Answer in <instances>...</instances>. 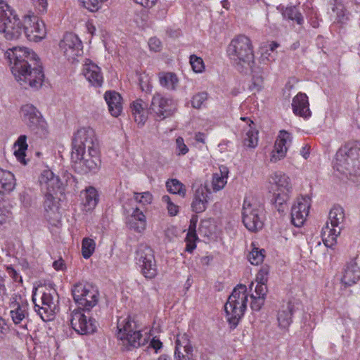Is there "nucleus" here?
Returning a JSON list of instances; mask_svg holds the SVG:
<instances>
[{
  "label": "nucleus",
  "mask_w": 360,
  "mask_h": 360,
  "mask_svg": "<svg viewBox=\"0 0 360 360\" xmlns=\"http://www.w3.org/2000/svg\"><path fill=\"white\" fill-rule=\"evenodd\" d=\"M4 56L20 85L41 87L44 78L42 63L34 51L25 46H13L5 52Z\"/></svg>",
  "instance_id": "obj_1"
},
{
  "label": "nucleus",
  "mask_w": 360,
  "mask_h": 360,
  "mask_svg": "<svg viewBox=\"0 0 360 360\" xmlns=\"http://www.w3.org/2000/svg\"><path fill=\"white\" fill-rule=\"evenodd\" d=\"M226 54L237 70L245 74L255 63L252 41L245 35L240 34L233 38L226 48Z\"/></svg>",
  "instance_id": "obj_2"
},
{
  "label": "nucleus",
  "mask_w": 360,
  "mask_h": 360,
  "mask_svg": "<svg viewBox=\"0 0 360 360\" xmlns=\"http://www.w3.org/2000/svg\"><path fill=\"white\" fill-rule=\"evenodd\" d=\"M333 168L339 173L348 176L360 172V143H349L336 153Z\"/></svg>",
  "instance_id": "obj_3"
},
{
  "label": "nucleus",
  "mask_w": 360,
  "mask_h": 360,
  "mask_svg": "<svg viewBox=\"0 0 360 360\" xmlns=\"http://www.w3.org/2000/svg\"><path fill=\"white\" fill-rule=\"evenodd\" d=\"M248 294L245 285L239 284L232 291L225 304L224 310L229 323L236 327L247 308Z\"/></svg>",
  "instance_id": "obj_4"
},
{
  "label": "nucleus",
  "mask_w": 360,
  "mask_h": 360,
  "mask_svg": "<svg viewBox=\"0 0 360 360\" xmlns=\"http://www.w3.org/2000/svg\"><path fill=\"white\" fill-rule=\"evenodd\" d=\"M263 208L252 196H246L243 204V222L250 231H257L263 226Z\"/></svg>",
  "instance_id": "obj_5"
},
{
  "label": "nucleus",
  "mask_w": 360,
  "mask_h": 360,
  "mask_svg": "<svg viewBox=\"0 0 360 360\" xmlns=\"http://www.w3.org/2000/svg\"><path fill=\"white\" fill-rule=\"evenodd\" d=\"M269 184L276 203L283 205L288 200L292 189L289 176L283 172H274L269 176Z\"/></svg>",
  "instance_id": "obj_6"
},
{
  "label": "nucleus",
  "mask_w": 360,
  "mask_h": 360,
  "mask_svg": "<svg viewBox=\"0 0 360 360\" xmlns=\"http://www.w3.org/2000/svg\"><path fill=\"white\" fill-rule=\"evenodd\" d=\"M72 293L74 301L83 310H90L98 303V292L89 284H75L72 289Z\"/></svg>",
  "instance_id": "obj_7"
},
{
  "label": "nucleus",
  "mask_w": 360,
  "mask_h": 360,
  "mask_svg": "<svg viewBox=\"0 0 360 360\" xmlns=\"http://www.w3.org/2000/svg\"><path fill=\"white\" fill-rule=\"evenodd\" d=\"M58 45L63 56L70 63L79 61L83 55V43L79 36L73 32H65Z\"/></svg>",
  "instance_id": "obj_8"
},
{
  "label": "nucleus",
  "mask_w": 360,
  "mask_h": 360,
  "mask_svg": "<svg viewBox=\"0 0 360 360\" xmlns=\"http://www.w3.org/2000/svg\"><path fill=\"white\" fill-rule=\"evenodd\" d=\"M95 148H98L95 131L89 127H84L77 129L72 139V150H74L75 153L74 158H78L79 152L82 149L90 150L94 153Z\"/></svg>",
  "instance_id": "obj_9"
},
{
  "label": "nucleus",
  "mask_w": 360,
  "mask_h": 360,
  "mask_svg": "<svg viewBox=\"0 0 360 360\" xmlns=\"http://www.w3.org/2000/svg\"><path fill=\"white\" fill-rule=\"evenodd\" d=\"M74 150L71 153V160L75 169L81 172H87L89 171L98 170L101 160L98 148H95V153H93L90 150L82 149L79 152L78 158H74Z\"/></svg>",
  "instance_id": "obj_10"
},
{
  "label": "nucleus",
  "mask_w": 360,
  "mask_h": 360,
  "mask_svg": "<svg viewBox=\"0 0 360 360\" xmlns=\"http://www.w3.org/2000/svg\"><path fill=\"white\" fill-rule=\"evenodd\" d=\"M149 110L158 120H162L174 114L176 103L172 98L156 93L152 98Z\"/></svg>",
  "instance_id": "obj_11"
},
{
  "label": "nucleus",
  "mask_w": 360,
  "mask_h": 360,
  "mask_svg": "<svg viewBox=\"0 0 360 360\" xmlns=\"http://www.w3.org/2000/svg\"><path fill=\"white\" fill-rule=\"evenodd\" d=\"M136 264L142 274L147 278H153L157 275L158 269L153 251L150 248L141 246L136 250Z\"/></svg>",
  "instance_id": "obj_12"
},
{
  "label": "nucleus",
  "mask_w": 360,
  "mask_h": 360,
  "mask_svg": "<svg viewBox=\"0 0 360 360\" xmlns=\"http://www.w3.org/2000/svg\"><path fill=\"white\" fill-rule=\"evenodd\" d=\"M70 323L72 328L80 335L94 333L97 323L91 316L86 315L82 310H74L71 314Z\"/></svg>",
  "instance_id": "obj_13"
},
{
  "label": "nucleus",
  "mask_w": 360,
  "mask_h": 360,
  "mask_svg": "<svg viewBox=\"0 0 360 360\" xmlns=\"http://www.w3.org/2000/svg\"><path fill=\"white\" fill-rule=\"evenodd\" d=\"M311 207V199L309 197H300L296 199L291 207V220L297 227L302 226L306 221Z\"/></svg>",
  "instance_id": "obj_14"
},
{
  "label": "nucleus",
  "mask_w": 360,
  "mask_h": 360,
  "mask_svg": "<svg viewBox=\"0 0 360 360\" xmlns=\"http://www.w3.org/2000/svg\"><path fill=\"white\" fill-rule=\"evenodd\" d=\"M65 188V182L51 170H46V201L56 205L59 201L58 194H62Z\"/></svg>",
  "instance_id": "obj_15"
},
{
  "label": "nucleus",
  "mask_w": 360,
  "mask_h": 360,
  "mask_svg": "<svg viewBox=\"0 0 360 360\" xmlns=\"http://www.w3.org/2000/svg\"><path fill=\"white\" fill-rule=\"evenodd\" d=\"M175 359L176 360H195L193 348L188 336L185 333H179L176 335Z\"/></svg>",
  "instance_id": "obj_16"
},
{
  "label": "nucleus",
  "mask_w": 360,
  "mask_h": 360,
  "mask_svg": "<svg viewBox=\"0 0 360 360\" xmlns=\"http://www.w3.org/2000/svg\"><path fill=\"white\" fill-rule=\"evenodd\" d=\"M82 75L86 81L96 87L101 86L103 82V76L101 69L91 60H86L82 66Z\"/></svg>",
  "instance_id": "obj_17"
},
{
  "label": "nucleus",
  "mask_w": 360,
  "mask_h": 360,
  "mask_svg": "<svg viewBox=\"0 0 360 360\" xmlns=\"http://www.w3.org/2000/svg\"><path fill=\"white\" fill-rule=\"evenodd\" d=\"M22 117L24 122L32 131L38 133L42 119L41 112L32 105L27 104L21 108Z\"/></svg>",
  "instance_id": "obj_18"
},
{
  "label": "nucleus",
  "mask_w": 360,
  "mask_h": 360,
  "mask_svg": "<svg viewBox=\"0 0 360 360\" xmlns=\"http://www.w3.org/2000/svg\"><path fill=\"white\" fill-rule=\"evenodd\" d=\"M360 280V267L356 259H351L345 266L341 283L345 286H352Z\"/></svg>",
  "instance_id": "obj_19"
},
{
  "label": "nucleus",
  "mask_w": 360,
  "mask_h": 360,
  "mask_svg": "<svg viewBox=\"0 0 360 360\" xmlns=\"http://www.w3.org/2000/svg\"><path fill=\"white\" fill-rule=\"evenodd\" d=\"M137 328L136 322L129 316H120L117 320L116 336L118 341H122L124 344H129L127 340L129 333L133 332Z\"/></svg>",
  "instance_id": "obj_20"
},
{
  "label": "nucleus",
  "mask_w": 360,
  "mask_h": 360,
  "mask_svg": "<svg viewBox=\"0 0 360 360\" xmlns=\"http://www.w3.org/2000/svg\"><path fill=\"white\" fill-rule=\"evenodd\" d=\"M9 307L11 309L10 314L13 321L15 324L20 323L25 319L27 309V304L24 303L22 297L13 295L11 298Z\"/></svg>",
  "instance_id": "obj_21"
},
{
  "label": "nucleus",
  "mask_w": 360,
  "mask_h": 360,
  "mask_svg": "<svg viewBox=\"0 0 360 360\" xmlns=\"http://www.w3.org/2000/svg\"><path fill=\"white\" fill-rule=\"evenodd\" d=\"M292 108L293 112L300 117L307 119L311 116V112L309 109L308 97L306 94L298 93L292 101Z\"/></svg>",
  "instance_id": "obj_22"
},
{
  "label": "nucleus",
  "mask_w": 360,
  "mask_h": 360,
  "mask_svg": "<svg viewBox=\"0 0 360 360\" xmlns=\"http://www.w3.org/2000/svg\"><path fill=\"white\" fill-rule=\"evenodd\" d=\"M129 228L136 233H143L146 229V217L139 208L133 210L127 221Z\"/></svg>",
  "instance_id": "obj_23"
},
{
  "label": "nucleus",
  "mask_w": 360,
  "mask_h": 360,
  "mask_svg": "<svg viewBox=\"0 0 360 360\" xmlns=\"http://www.w3.org/2000/svg\"><path fill=\"white\" fill-rule=\"evenodd\" d=\"M82 210L84 212H91L96 207L98 200V193L94 187H89L81 193Z\"/></svg>",
  "instance_id": "obj_24"
},
{
  "label": "nucleus",
  "mask_w": 360,
  "mask_h": 360,
  "mask_svg": "<svg viewBox=\"0 0 360 360\" xmlns=\"http://www.w3.org/2000/svg\"><path fill=\"white\" fill-rule=\"evenodd\" d=\"M341 227L334 226L326 222L322 228L321 237L324 245L333 248L338 243V238L341 233Z\"/></svg>",
  "instance_id": "obj_25"
},
{
  "label": "nucleus",
  "mask_w": 360,
  "mask_h": 360,
  "mask_svg": "<svg viewBox=\"0 0 360 360\" xmlns=\"http://www.w3.org/2000/svg\"><path fill=\"white\" fill-rule=\"evenodd\" d=\"M229 170L226 166L221 165L212 176L211 187L213 192L222 190L227 184Z\"/></svg>",
  "instance_id": "obj_26"
},
{
  "label": "nucleus",
  "mask_w": 360,
  "mask_h": 360,
  "mask_svg": "<svg viewBox=\"0 0 360 360\" xmlns=\"http://www.w3.org/2000/svg\"><path fill=\"white\" fill-rule=\"evenodd\" d=\"M104 98L110 114L113 117H118L122 111L121 96L115 91H108L105 93Z\"/></svg>",
  "instance_id": "obj_27"
},
{
  "label": "nucleus",
  "mask_w": 360,
  "mask_h": 360,
  "mask_svg": "<svg viewBox=\"0 0 360 360\" xmlns=\"http://www.w3.org/2000/svg\"><path fill=\"white\" fill-rule=\"evenodd\" d=\"M248 73L252 74L250 90L255 93L262 91L264 89V77L262 68L255 63L247 74Z\"/></svg>",
  "instance_id": "obj_28"
},
{
  "label": "nucleus",
  "mask_w": 360,
  "mask_h": 360,
  "mask_svg": "<svg viewBox=\"0 0 360 360\" xmlns=\"http://www.w3.org/2000/svg\"><path fill=\"white\" fill-rule=\"evenodd\" d=\"M267 287L266 285L256 283L254 290L250 295L252 302L250 307L255 311H259L264 304Z\"/></svg>",
  "instance_id": "obj_29"
},
{
  "label": "nucleus",
  "mask_w": 360,
  "mask_h": 360,
  "mask_svg": "<svg viewBox=\"0 0 360 360\" xmlns=\"http://www.w3.org/2000/svg\"><path fill=\"white\" fill-rule=\"evenodd\" d=\"M135 122L143 126L148 119L147 104L141 99L134 101L131 105Z\"/></svg>",
  "instance_id": "obj_30"
},
{
  "label": "nucleus",
  "mask_w": 360,
  "mask_h": 360,
  "mask_svg": "<svg viewBox=\"0 0 360 360\" xmlns=\"http://www.w3.org/2000/svg\"><path fill=\"white\" fill-rule=\"evenodd\" d=\"M205 190V188H198L194 195L191 203V208L192 210L196 213H202L207 208L209 197L207 191Z\"/></svg>",
  "instance_id": "obj_31"
},
{
  "label": "nucleus",
  "mask_w": 360,
  "mask_h": 360,
  "mask_svg": "<svg viewBox=\"0 0 360 360\" xmlns=\"http://www.w3.org/2000/svg\"><path fill=\"white\" fill-rule=\"evenodd\" d=\"M15 185L13 174L0 168V194L11 193L15 188Z\"/></svg>",
  "instance_id": "obj_32"
},
{
  "label": "nucleus",
  "mask_w": 360,
  "mask_h": 360,
  "mask_svg": "<svg viewBox=\"0 0 360 360\" xmlns=\"http://www.w3.org/2000/svg\"><path fill=\"white\" fill-rule=\"evenodd\" d=\"M158 80L160 85L169 91L176 90L179 84V79L177 75L172 72H160L158 74Z\"/></svg>",
  "instance_id": "obj_33"
},
{
  "label": "nucleus",
  "mask_w": 360,
  "mask_h": 360,
  "mask_svg": "<svg viewBox=\"0 0 360 360\" xmlns=\"http://www.w3.org/2000/svg\"><path fill=\"white\" fill-rule=\"evenodd\" d=\"M127 340L129 341V344H124L122 341H119V344L127 350L137 348L147 342L146 337H143L141 330L138 328L134 329L133 332L129 333Z\"/></svg>",
  "instance_id": "obj_34"
},
{
  "label": "nucleus",
  "mask_w": 360,
  "mask_h": 360,
  "mask_svg": "<svg viewBox=\"0 0 360 360\" xmlns=\"http://www.w3.org/2000/svg\"><path fill=\"white\" fill-rule=\"evenodd\" d=\"M58 302V295L55 290H53L52 293H49V296L46 295V321L55 319L59 311Z\"/></svg>",
  "instance_id": "obj_35"
},
{
  "label": "nucleus",
  "mask_w": 360,
  "mask_h": 360,
  "mask_svg": "<svg viewBox=\"0 0 360 360\" xmlns=\"http://www.w3.org/2000/svg\"><path fill=\"white\" fill-rule=\"evenodd\" d=\"M32 301L34 304V310L40 318L45 321L43 316V314L41 311V310L45 312V309H44V305H45V291L43 290V285H38L34 288L32 292Z\"/></svg>",
  "instance_id": "obj_36"
},
{
  "label": "nucleus",
  "mask_w": 360,
  "mask_h": 360,
  "mask_svg": "<svg viewBox=\"0 0 360 360\" xmlns=\"http://www.w3.org/2000/svg\"><path fill=\"white\" fill-rule=\"evenodd\" d=\"M22 24H0V33L7 40H15L20 37L22 32Z\"/></svg>",
  "instance_id": "obj_37"
},
{
  "label": "nucleus",
  "mask_w": 360,
  "mask_h": 360,
  "mask_svg": "<svg viewBox=\"0 0 360 360\" xmlns=\"http://www.w3.org/2000/svg\"><path fill=\"white\" fill-rule=\"evenodd\" d=\"M293 305L288 302L283 305L278 313V325L282 328H287L292 322Z\"/></svg>",
  "instance_id": "obj_38"
},
{
  "label": "nucleus",
  "mask_w": 360,
  "mask_h": 360,
  "mask_svg": "<svg viewBox=\"0 0 360 360\" xmlns=\"http://www.w3.org/2000/svg\"><path fill=\"white\" fill-rule=\"evenodd\" d=\"M345 219V210L340 205H334L330 210L326 222L334 226L341 227Z\"/></svg>",
  "instance_id": "obj_39"
},
{
  "label": "nucleus",
  "mask_w": 360,
  "mask_h": 360,
  "mask_svg": "<svg viewBox=\"0 0 360 360\" xmlns=\"http://www.w3.org/2000/svg\"><path fill=\"white\" fill-rule=\"evenodd\" d=\"M23 30L30 41L38 42L45 37V30L40 28L39 24H29L23 27Z\"/></svg>",
  "instance_id": "obj_40"
},
{
  "label": "nucleus",
  "mask_w": 360,
  "mask_h": 360,
  "mask_svg": "<svg viewBox=\"0 0 360 360\" xmlns=\"http://www.w3.org/2000/svg\"><path fill=\"white\" fill-rule=\"evenodd\" d=\"M248 122L249 129L245 132L243 145L248 148H255L258 144V131L253 126L252 121L248 120Z\"/></svg>",
  "instance_id": "obj_41"
},
{
  "label": "nucleus",
  "mask_w": 360,
  "mask_h": 360,
  "mask_svg": "<svg viewBox=\"0 0 360 360\" xmlns=\"http://www.w3.org/2000/svg\"><path fill=\"white\" fill-rule=\"evenodd\" d=\"M14 11L3 0H0V22H11L12 20H19L18 15L14 13Z\"/></svg>",
  "instance_id": "obj_42"
},
{
  "label": "nucleus",
  "mask_w": 360,
  "mask_h": 360,
  "mask_svg": "<svg viewBox=\"0 0 360 360\" xmlns=\"http://www.w3.org/2000/svg\"><path fill=\"white\" fill-rule=\"evenodd\" d=\"M161 202L169 217H176L179 214L180 211L179 206L176 204L169 195H162Z\"/></svg>",
  "instance_id": "obj_43"
},
{
  "label": "nucleus",
  "mask_w": 360,
  "mask_h": 360,
  "mask_svg": "<svg viewBox=\"0 0 360 360\" xmlns=\"http://www.w3.org/2000/svg\"><path fill=\"white\" fill-rule=\"evenodd\" d=\"M252 250L248 255V260L253 265H259L264 261L265 257L264 249H260L252 244Z\"/></svg>",
  "instance_id": "obj_44"
},
{
  "label": "nucleus",
  "mask_w": 360,
  "mask_h": 360,
  "mask_svg": "<svg viewBox=\"0 0 360 360\" xmlns=\"http://www.w3.org/2000/svg\"><path fill=\"white\" fill-rule=\"evenodd\" d=\"M166 187L168 192L176 194L181 197L186 195V189L185 186L176 179H171L166 183Z\"/></svg>",
  "instance_id": "obj_45"
},
{
  "label": "nucleus",
  "mask_w": 360,
  "mask_h": 360,
  "mask_svg": "<svg viewBox=\"0 0 360 360\" xmlns=\"http://www.w3.org/2000/svg\"><path fill=\"white\" fill-rule=\"evenodd\" d=\"M96 242L89 238H84L82 242V254L84 258L89 259L94 252Z\"/></svg>",
  "instance_id": "obj_46"
},
{
  "label": "nucleus",
  "mask_w": 360,
  "mask_h": 360,
  "mask_svg": "<svg viewBox=\"0 0 360 360\" xmlns=\"http://www.w3.org/2000/svg\"><path fill=\"white\" fill-rule=\"evenodd\" d=\"M287 148L274 144V148L270 153L269 161L272 163H276L283 160L287 154Z\"/></svg>",
  "instance_id": "obj_47"
},
{
  "label": "nucleus",
  "mask_w": 360,
  "mask_h": 360,
  "mask_svg": "<svg viewBox=\"0 0 360 360\" xmlns=\"http://www.w3.org/2000/svg\"><path fill=\"white\" fill-rule=\"evenodd\" d=\"M207 99V93L198 92L192 96L191 99V106L195 109H200L205 106Z\"/></svg>",
  "instance_id": "obj_48"
},
{
  "label": "nucleus",
  "mask_w": 360,
  "mask_h": 360,
  "mask_svg": "<svg viewBox=\"0 0 360 360\" xmlns=\"http://www.w3.org/2000/svg\"><path fill=\"white\" fill-rule=\"evenodd\" d=\"M291 134L287 131L281 130L279 131L274 144L282 146V148H287L288 150L291 144Z\"/></svg>",
  "instance_id": "obj_49"
},
{
  "label": "nucleus",
  "mask_w": 360,
  "mask_h": 360,
  "mask_svg": "<svg viewBox=\"0 0 360 360\" xmlns=\"http://www.w3.org/2000/svg\"><path fill=\"white\" fill-rule=\"evenodd\" d=\"M279 46V44L275 41H271L270 43L264 45L262 47V57L263 59L270 60L274 59L275 54H274L276 49Z\"/></svg>",
  "instance_id": "obj_50"
},
{
  "label": "nucleus",
  "mask_w": 360,
  "mask_h": 360,
  "mask_svg": "<svg viewBox=\"0 0 360 360\" xmlns=\"http://www.w3.org/2000/svg\"><path fill=\"white\" fill-rule=\"evenodd\" d=\"M283 17L287 20L295 21L300 22L302 20L301 13L297 11L295 7L286 8L283 13Z\"/></svg>",
  "instance_id": "obj_51"
},
{
  "label": "nucleus",
  "mask_w": 360,
  "mask_h": 360,
  "mask_svg": "<svg viewBox=\"0 0 360 360\" xmlns=\"http://www.w3.org/2000/svg\"><path fill=\"white\" fill-rule=\"evenodd\" d=\"M189 63L191 65L192 70L195 73H202L205 69V65L202 58L195 55L190 56Z\"/></svg>",
  "instance_id": "obj_52"
},
{
  "label": "nucleus",
  "mask_w": 360,
  "mask_h": 360,
  "mask_svg": "<svg viewBox=\"0 0 360 360\" xmlns=\"http://www.w3.org/2000/svg\"><path fill=\"white\" fill-rule=\"evenodd\" d=\"M133 198L136 202L142 205H148L153 202V196L150 192L146 191L142 193H134Z\"/></svg>",
  "instance_id": "obj_53"
},
{
  "label": "nucleus",
  "mask_w": 360,
  "mask_h": 360,
  "mask_svg": "<svg viewBox=\"0 0 360 360\" xmlns=\"http://www.w3.org/2000/svg\"><path fill=\"white\" fill-rule=\"evenodd\" d=\"M174 151L177 156L185 155L189 151L188 146L186 144L184 139L181 136H178L175 139Z\"/></svg>",
  "instance_id": "obj_54"
},
{
  "label": "nucleus",
  "mask_w": 360,
  "mask_h": 360,
  "mask_svg": "<svg viewBox=\"0 0 360 360\" xmlns=\"http://www.w3.org/2000/svg\"><path fill=\"white\" fill-rule=\"evenodd\" d=\"M198 238L195 233H187L186 238V250L188 252H192L195 249L196 245L195 241Z\"/></svg>",
  "instance_id": "obj_55"
},
{
  "label": "nucleus",
  "mask_w": 360,
  "mask_h": 360,
  "mask_svg": "<svg viewBox=\"0 0 360 360\" xmlns=\"http://www.w3.org/2000/svg\"><path fill=\"white\" fill-rule=\"evenodd\" d=\"M212 221L211 219H205L201 221L199 230L205 236H208L212 233Z\"/></svg>",
  "instance_id": "obj_56"
},
{
  "label": "nucleus",
  "mask_w": 360,
  "mask_h": 360,
  "mask_svg": "<svg viewBox=\"0 0 360 360\" xmlns=\"http://www.w3.org/2000/svg\"><path fill=\"white\" fill-rule=\"evenodd\" d=\"M148 46L151 51L160 52L162 50V42L156 37H152L148 41Z\"/></svg>",
  "instance_id": "obj_57"
},
{
  "label": "nucleus",
  "mask_w": 360,
  "mask_h": 360,
  "mask_svg": "<svg viewBox=\"0 0 360 360\" xmlns=\"http://www.w3.org/2000/svg\"><path fill=\"white\" fill-rule=\"evenodd\" d=\"M10 331L7 321L0 316V340L4 339Z\"/></svg>",
  "instance_id": "obj_58"
},
{
  "label": "nucleus",
  "mask_w": 360,
  "mask_h": 360,
  "mask_svg": "<svg viewBox=\"0 0 360 360\" xmlns=\"http://www.w3.org/2000/svg\"><path fill=\"white\" fill-rule=\"evenodd\" d=\"M267 275L268 271L266 269H262L259 270L256 276V283L258 284L266 285V283L267 282Z\"/></svg>",
  "instance_id": "obj_59"
},
{
  "label": "nucleus",
  "mask_w": 360,
  "mask_h": 360,
  "mask_svg": "<svg viewBox=\"0 0 360 360\" xmlns=\"http://www.w3.org/2000/svg\"><path fill=\"white\" fill-rule=\"evenodd\" d=\"M26 141L27 136L25 135H20L16 141L15 146H18V149H21L22 150H26L28 147Z\"/></svg>",
  "instance_id": "obj_60"
},
{
  "label": "nucleus",
  "mask_w": 360,
  "mask_h": 360,
  "mask_svg": "<svg viewBox=\"0 0 360 360\" xmlns=\"http://www.w3.org/2000/svg\"><path fill=\"white\" fill-rule=\"evenodd\" d=\"M7 272L14 281L20 283L22 282V277L19 276L18 273L13 267L8 266Z\"/></svg>",
  "instance_id": "obj_61"
},
{
  "label": "nucleus",
  "mask_w": 360,
  "mask_h": 360,
  "mask_svg": "<svg viewBox=\"0 0 360 360\" xmlns=\"http://www.w3.org/2000/svg\"><path fill=\"white\" fill-rule=\"evenodd\" d=\"M5 279L0 276V302L4 301L7 295Z\"/></svg>",
  "instance_id": "obj_62"
},
{
  "label": "nucleus",
  "mask_w": 360,
  "mask_h": 360,
  "mask_svg": "<svg viewBox=\"0 0 360 360\" xmlns=\"http://www.w3.org/2000/svg\"><path fill=\"white\" fill-rule=\"evenodd\" d=\"M25 151L26 150H22L21 149H18L14 152V154L18 159V160L23 164L24 165H27V162L25 159Z\"/></svg>",
  "instance_id": "obj_63"
},
{
  "label": "nucleus",
  "mask_w": 360,
  "mask_h": 360,
  "mask_svg": "<svg viewBox=\"0 0 360 360\" xmlns=\"http://www.w3.org/2000/svg\"><path fill=\"white\" fill-rule=\"evenodd\" d=\"M134 1L144 7L151 8L155 4L157 0H134Z\"/></svg>",
  "instance_id": "obj_64"
}]
</instances>
